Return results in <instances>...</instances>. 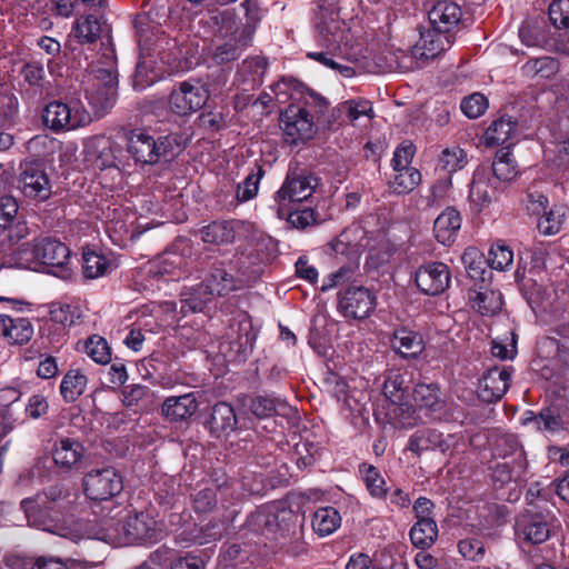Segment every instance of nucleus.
Wrapping results in <instances>:
<instances>
[{
  "label": "nucleus",
  "mask_w": 569,
  "mask_h": 569,
  "mask_svg": "<svg viewBox=\"0 0 569 569\" xmlns=\"http://www.w3.org/2000/svg\"><path fill=\"white\" fill-rule=\"evenodd\" d=\"M298 93L299 97L295 98L297 102L290 103L279 118L284 141L290 144L310 140L317 131V121L327 126L332 123L331 119H325L329 110L325 97L310 89H302Z\"/></svg>",
  "instance_id": "nucleus-1"
},
{
  "label": "nucleus",
  "mask_w": 569,
  "mask_h": 569,
  "mask_svg": "<svg viewBox=\"0 0 569 569\" xmlns=\"http://www.w3.org/2000/svg\"><path fill=\"white\" fill-rule=\"evenodd\" d=\"M159 537L157 521L151 515L147 512L132 513L126 510L117 520H103L102 533L99 539L118 543H152Z\"/></svg>",
  "instance_id": "nucleus-2"
},
{
  "label": "nucleus",
  "mask_w": 569,
  "mask_h": 569,
  "mask_svg": "<svg viewBox=\"0 0 569 569\" xmlns=\"http://www.w3.org/2000/svg\"><path fill=\"white\" fill-rule=\"evenodd\" d=\"M242 6L246 7L247 21L241 27L236 23L233 14L229 10L220 13L222 21L220 34L227 40L214 51L213 58L218 63L237 60L252 41L256 27L260 21L259 11L257 8L251 9L248 1H244Z\"/></svg>",
  "instance_id": "nucleus-3"
},
{
  "label": "nucleus",
  "mask_w": 569,
  "mask_h": 569,
  "mask_svg": "<svg viewBox=\"0 0 569 569\" xmlns=\"http://www.w3.org/2000/svg\"><path fill=\"white\" fill-rule=\"evenodd\" d=\"M69 492L62 487H51L44 497L38 496L36 499L27 498L21 501V508L26 513V517L31 526H34L41 530L57 533L62 537L73 536L69 530L59 525L56 519L51 516H46L44 512L53 510V503L69 498Z\"/></svg>",
  "instance_id": "nucleus-4"
},
{
  "label": "nucleus",
  "mask_w": 569,
  "mask_h": 569,
  "mask_svg": "<svg viewBox=\"0 0 569 569\" xmlns=\"http://www.w3.org/2000/svg\"><path fill=\"white\" fill-rule=\"evenodd\" d=\"M455 42V36L440 33L431 28L421 32L419 42L411 49V56L402 54L398 60V69L401 71L420 68L421 63L435 59L445 50L449 49Z\"/></svg>",
  "instance_id": "nucleus-5"
},
{
  "label": "nucleus",
  "mask_w": 569,
  "mask_h": 569,
  "mask_svg": "<svg viewBox=\"0 0 569 569\" xmlns=\"http://www.w3.org/2000/svg\"><path fill=\"white\" fill-rule=\"evenodd\" d=\"M318 178L297 168H290L280 189L274 194V201L278 204L279 214L288 209V204L302 202L309 199L318 186Z\"/></svg>",
  "instance_id": "nucleus-6"
},
{
  "label": "nucleus",
  "mask_w": 569,
  "mask_h": 569,
  "mask_svg": "<svg viewBox=\"0 0 569 569\" xmlns=\"http://www.w3.org/2000/svg\"><path fill=\"white\" fill-rule=\"evenodd\" d=\"M209 99V90L197 79L179 82L169 96V108L178 116H190L200 110Z\"/></svg>",
  "instance_id": "nucleus-7"
},
{
  "label": "nucleus",
  "mask_w": 569,
  "mask_h": 569,
  "mask_svg": "<svg viewBox=\"0 0 569 569\" xmlns=\"http://www.w3.org/2000/svg\"><path fill=\"white\" fill-rule=\"evenodd\" d=\"M86 496L96 501L109 500L123 489L121 475L113 467L92 469L83 477Z\"/></svg>",
  "instance_id": "nucleus-8"
},
{
  "label": "nucleus",
  "mask_w": 569,
  "mask_h": 569,
  "mask_svg": "<svg viewBox=\"0 0 569 569\" xmlns=\"http://www.w3.org/2000/svg\"><path fill=\"white\" fill-rule=\"evenodd\" d=\"M44 124L54 130H70L91 122L90 113L82 107H70L60 101L50 102L43 110Z\"/></svg>",
  "instance_id": "nucleus-9"
},
{
  "label": "nucleus",
  "mask_w": 569,
  "mask_h": 569,
  "mask_svg": "<svg viewBox=\"0 0 569 569\" xmlns=\"http://www.w3.org/2000/svg\"><path fill=\"white\" fill-rule=\"evenodd\" d=\"M18 187L29 199L44 201L51 194V186L44 166L39 161L20 164Z\"/></svg>",
  "instance_id": "nucleus-10"
},
{
  "label": "nucleus",
  "mask_w": 569,
  "mask_h": 569,
  "mask_svg": "<svg viewBox=\"0 0 569 569\" xmlns=\"http://www.w3.org/2000/svg\"><path fill=\"white\" fill-rule=\"evenodd\" d=\"M108 62L104 68L93 69L96 78L102 81L103 87L97 90H87L86 99L96 112H104L113 104V96L118 83L117 74L113 68L114 57L112 50L108 49Z\"/></svg>",
  "instance_id": "nucleus-11"
},
{
  "label": "nucleus",
  "mask_w": 569,
  "mask_h": 569,
  "mask_svg": "<svg viewBox=\"0 0 569 569\" xmlns=\"http://www.w3.org/2000/svg\"><path fill=\"white\" fill-rule=\"evenodd\" d=\"M376 298L365 287H349L339 293L338 309L346 318L363 319L373 310Z\"/></svg>",
  "instance_id": "nucleus-12"
},
{
  "label": "nucleus",
  "mask_w": 569,
  "mask_h": 569,
  "mask_svg": "<svg viewBox=\"0 0 569 569\" xmlns=\"http://www.w3.org/2000/svg\"><path fill=\"white\" fill-rule=\"evenodd\" d=\"M450 270L443 262H428L419 267L415 273L418 289L428 296L442 293L450 284Z\"/></svg>",
  "instance_id": "nucleus-13"
},
{
  "label": "nucleus",
  "mask_w": 569,
  "mask_h": 569,
  "mask_svg": "<svg viewBox=\"0 0 569 569\" xmlns=\"http://www.w3.org/2000/svg\"><path fill=\"white\" fill-rule=\"evenodd\" d=\"M118 152V144L104 134L89 137L83 142L86 160L100 170L117 167Z\"/></svg>",
  "instance_id": "nucleus-14"
},
{
  "label": "nucleus",
  "mask_w": 569,
  "mask_h": 569,
  "mask_svg": "<svg viewBox=\"0 0 569 569\" xmlns=\"http://www.w3.org/2000/svg\"><path fill=\"white\" fill-rule=\"evenodd\" d=\"M510 379V367L501 366L487 370L478 382V397L485 402L500 400L509 389Z\"/></svg>",
  "instance_id": "nucleus-15"
},
{
  "label": "nucleus",
  "mask_w": 569,
  "mask_h": 569,
  "mask_svg": "<svg viewBox=\"0 0 569 569\" xmlns=\"http://www.w3.org/2000/svg\"><path fill=\"white\" fill-rule=\"evenodd\" d=\"M430 24L440 33L455 36L462 23V9L451 0H441L428 12Z\"/></svg>",
  "instance_id": "nucleus-16"
},
{
  "label": "nucleus",
  "mask_w": 569,
  "mask_h": 569,
  "mask_svg": "<svg viewBox=\"0 0 569 569\" xmlns=\"http://www.w3.org/2000/svg\"><path fill=\"white\" fill-rule=\"evenodd\" d=\"M256 277V273L250 274L244 271H241L238 277H234L224 268L216 267L201 286L208 295L226 296L231 291L243 288Z\"/></svg>",
  "instance_id": "nucleus-17"
},
{
  "label": "nucleus",
  "mask_w": 569,
  "mask_h": 569,
  "mask_svg": "<svg viewBox=\"0 0 569 569\" xmlns=\"http://www.w3.org/2000/svg\"><path fill=\"white\" fill-rule=\"evenodd\" d=\"M318 41L329 50L341 49L348 41L346 24L338 12L317 14Z\"/></svg>",
  "instance_id": "nucleus-18"
},
{
  "label": "nucleus",
  "mask_w": 569,
  "mask_h": 569,
  "mask_svg": "<svg viewBox=\"0 0 569 569\" xmlns=\"http://www.w3.org/2000/svg\"><path fill=\"white\" fill-rule=\"evenodd\" d=\"M247 223L240 220L213 221L200 230L201 239L206 243H232L237 237L247 232Z\"/></svg>",
  "instance_id": "nucleus-19"
},
{
  "label": "nucleus",
  "mask_w": 569,
  "mask_h": 569,
  "mask_svg": "<svg viewBox=\"0 0 569 569\" xmlns=\"http://www.w3.org/2000/svg\"><path fill=\"white\" fill-rule=\"evenodd\" d=\"M231 325V332L229 333V347L234 358L240 361H244L252 352L254 342L257 339V332L254 331L251 321L247 318Z\"/></svg>",
  "instance_id": "nucleus-20"
},
{
  "label": "nucleus",
  "mask_w": 569,
  "mask_h": 569,
  "mask_svg": "<svg viewBox=\"0 0 569 569\" xmlns=\"http://www.w3.org/2000/svg\"><path fill=\"white\" fill-rule=\"evenodd\" d=\"M84 449L82 445L70 438L58 439L52 448V459L54 465L64 472L78 469L83 458Z\"/></svg>",
  "instance_id": "nucleus-21"
},
{
  "label": "nucleus",
  "mask_w": 569,
  "mask_h": 569,
  "mask_svg": "<svg viewBox=\"0 0 569 569\" xmlns=\"http://www.w3.org/2000/svg\"><path fill=\"white\" fill-rule=\"evenodd\" d=\"M38 252L40 256V264L63 272L70 260L69 248L59 240L43 238L38 240Z\"/></svg>",
  "instance_id": "nucleus-22"
},
{
  "label": "nucleus",
  "mask_w": 569,
  "mask_h": 569,
  "mask_svg": "<svg viewBox=\"0 0 569 569\" xmlns=\"http://www.w3.org/2000/svg\"><path fill=\"white\" fill-rule=\"evenodd\" d=\"M452 440V436L445 438L441 432L435 429H422L410 437L408 449L417 456H420L423 451L436 449L445 453L450 449Z\"/></svg>",
  "instance_id": "nucleus-23"
},
{
  "label": "nucleus",
  "mask_w": 569,
  "mask_h": 569,
  "mask_svg": "<svg viewBox=\"0 0 569 569\" xmlns=\"http://www.w3.org/2000/svg\"><path fill=\"white\" fill-rule=\"evenodd\" d=\"M517 531L523 539L532 545L545 542L550 536V528L540 513L522 515L516 523Z\"/></svg>",
  "instance_id": "nucleus-24"
},
{
  "label": "nucleus",
  "mask_w": 569,
  "mask_h": 569,
  "mask_svg": "<svg viewBox=\"0 0 569 569\" xmlns=\"http://www.w3.org/2000/svg\"><path fill=\"white\" fill-rule=\"evenodd\" d=\"M33 336V327L27 318L0 315V337L11 345H24Z\"/></svg>",
  "instance_id": "nucleus-25"
},
{
  "label": "nucleus",
  "mask_w": 569,
  "mask_h": 569,
  "mask_svg": "<svg viewBox=\"0 0 569 569\" xmlns=\"http://www.w3.org/2000/svg\"><path fill=\"white\" fill-rule=\"evenodd\" d=\"M128 152L137 162L153 164L159 161L157 141L146 132H132L129 138Z\"/></svg>",
  "instance_id": "nucleus-26"
},
{
  "label": "nucleus",
  "mask_w": 569,
  "mask_h": 569,
  "mask_svg": "<svg viewBox=\"0 0 569 569\" xmlns=\"http://www.w3.org/2000/svg\"><path fill=\"white\" fill-rule=\"evenodd\" d=\"M517 133V122L511 117H500L495 120L486 130L483 136L485 144L511 147Z\"/></svg>",
  "instance_id": "nucleus-27"
},
{
  "label": "nucleus",
  "mask_w": 569,
  "mask_h": 569,
  "mask_svg": "<svg viewBox=\"0 0 569 569\" xmlns=\"http://www.w3.org/2000/svg\"><path fill=\"white\" fill-rule=\"evenodd\" d=\"M461 216L459 211L449 207L443 210L435 220V237L441 244H451L461 227Z\"/></svg>",
  "instance_id": "nucleus-28"
},
{
  "label": "nucleus",
  "mask_w": 569,
  "mask_h": 569,
  "mask_svg": "<svg viewBox=\"0 0 569 569\" xmlns=\"http://www.w3.org/2000/svg\"><path fill=\"white\" fill-rule=\"evenodd\" d=\"M198 409V401L193 392L178 397H169L162 405V415L171 421H182L190 418Z\"/></svg>",
  "instance_id": "nucleus-29"
},
{
  "label": "nucleus",
  "mask_w": 569,
  "mask_h": 569,
  "mask_svg": "<svg viewBox=\"0 0 569 569\" xmlns=\"http://www.w3.org/2000/svg\"><path fill=\"white\" fill-rule=\"evenodd\" d=\"M527 458L518 456V461L503 460L502 462H495L490 467L491 477L493 481L501 485L509 483L511 481L521 482L527 477Z\"/></svg>",
  "instance_id": "nucleus-30"
},
{
  "label": "nucleus",
  "mask_w": 569,
  "mask_h": 569,
  "mask_svg": "<svg viewBox=\"0 0 569 569\" xmlns=\"http://www.w3.org/2000/svg\"><path fill=\"white\" fill-rule=\"evenodd\" d=\"M392 349L405 359H415L423 351L422 337L407 329L397 330L391 340Z\"/></svg>",
  "instance_id": "nucleus-31"
},
{
  "label": "nucleus",
  "mask_w": 569,
  "mask_h": 569,
  "mask_svg": "<svg viewBox=\"0 0 569 569\" xmlns=\"http://www.w3.org/2000/svg\"><path fill=\"white\" fill-rule=\"evenodd\" d=\"M210 430L217 436L228 435L237 427V416L231 405L218 402L213 406L209 421Z\"/></svg>",
  "instance_id": "nucleus-32"
},
{
  "label": "nucleus",
  "mask_w": 569,
  "mask_h": 569,
  "mask_svg": "<svg viewBox=\"0 0 569 569\" xmlns=\"http://www.w3.org/2000/svg\"><path fill=\"white\" fill-rule=\"evenodd\" d=\"M29 234L26 221L14 219L8 227H0V254L7 257Z\"/></svg>",
  "instance_id": "nucleus-33"
},
{
  "label": "nucleus",
  "mask_w": 569,
  "mask_h": 569,
  "mask_svg": "<svg viewBox=\"0 0 569 569\" xmlns=\"http://www.w3.org/2000/svg\"><path fill=\"white\" fill-rule=\"evenodd\" d=\"M469 299L472 303V308L482 316H492L502 308L501 293L491 289L470 291Z\"/></svg>",
  "instance_id": "nucleus-34"
},
{
  "label": "nucleus",
  "mask_w": 569,
  "mask_h": 569,
  "mask_svg": "<svg viewBox=\"0 0 569 569\" xmlns=\"http://www.w3.org/2000/svg\"><path fill=\"white\" fill-rule=\"evenodd\" d=\"M88 378L78 369L69 370L62 378L60 393L66 402H74L86 391Z\"/></svg>",
  "instance_id": "nucleus-35"
},
{
  "label": "nucleus",
  "mask_w": 569,
  "mask_h": 569,
  "mask_svg": "<svg viewBox=\"0 0 569 569\" xmlns=\"http://www.w3.org/2000/svg\"><path fill=\"white\" fill-rule=\"evenodd\" d=\"M341 525V517L333 507L319 508L312 517V529L319 537L333 533Z\"/></svg>",
  "instance_id": "nucleus-36"
},
{
  "label": "nucleus",
  "mask_w": 569,
  "mask_h": 569,
  "mask_svg": "<svg viewBox=\"0 0 569 569\" xmlns=\"http://www.w3.org/2000/svg\"><path fill=\"white\" fill-rule=\"evenodd\" d=\"M247 406L249 410L260 419L283 412L289 408L284 400L271 396L252 397L249 399V403Z\"/></svg>",
  "instance_id": "nucleus-37"
},
{
  "label": "nucleus",
  "mask_w": 569,
  "mask_h": 569,
  "mask_svg": "<svg viewBox=\"0 0 569 569\" xmlns=\"http://www.w3.org/2000/svg\"><path fill=\"white\" fill-rule=\"evenodd\" d=\"M549 19L555 28L565 29L568 39L558 49L569 56V0H555L549 6Z\"/></svg>",
  "instance_id": "nucleus-38"
},
{
  "label": "nucleus",
  "mask_w": 569,
  "mask_h": 569,
  "mask_svg": "<svg viewBox=\"0 0 569 569\" xmlns=\"http://www.w3.org/2000/svg\"><path fill=\"white\" fill-rule=\"evenodd\" d=\"M519 37L527 47L547 48L551 41L547 26L538 22L523 23L519 29Z\"/></svg>",
  "instance_id": "nucleus-39"
},
{
  "label": "nucleus",
  "mask_w": 569,
  "mask_h": 569,
  "mask_svg": "<svg viewBox=\"0 0 569 569\" xmlns=\"http://www.w3.org/2000/svg\"><path fill=\"white\" fill-rule=\"evenodd\" d=\"M438 536V527L433 519L418 520L410 530L411 542L420 548L431 547Z\"/></svg>",
  "instance_id": "nucleus-40"
},
{
  "label": "nucleus",
  "mask_w": 569,
  "mask_h": 569,
  "mask_svg": "<svg viewBox=\"0 0 569 569\" xmlns=\"http://www.w3.org/2000/svg\"><path fill=\"white\" fill-rule=\"evenodd\" d=\"M393 171L395 176L389 186L398 194L411 192L421 182V173L413 167L393 169Z\"/></svg>",
  "instance_id": "nucleus-41"
},
{
  "label": "nucleus",
  "mask_w": 569,
  "mask_h": 569,
  "mask_svg": "<svg viewBox=\"0 0 569 569\" xmlns=\"http://www.w3.org/2000/svg\"><path fill=\"white\" fill-rule=\"evenodd\" d=\"M525 423H533L538 430L557 432L562 429V420L558 411L553 408H543L538 415L528 411Z\"/></svg>",
  "instance_id": "nucleus-42"
},
{
  "label": "nucleus",
  "mask_w": 569,
  "mask_h": 569,
  "mask_svg": "<svg viewBox=\"0 0 569 569\" xmlns=\"http://www.w3.org/2000/svg\"><path fill=\"white\" fill-rule=\"evenodd\" d=\"M40 252H38V240L32 243L18 246L11 254H8L9 262L23 269H37L40 264Z\"/></svg>",
  "instance_id": "nucleus-43"
},
{
  "label": "nucleus",
  "mask_w": 569,
  "mask_h": 569,
  "mask_svg": "<svg viewBox=\"0 0 569 569\" xmlns=\"http://www.w3.org/2000/svg\"><path fill=\"white\" fill-rule=\"evenodd\" d=\"M566 216V206L555 204L539 218L538 229L547 236L556 234L561 230Z\"/></svg>",
  "instance_id": "nucleus-44"
},
{
  "label": "nucleus",
  "mask_w": 569,
  "mask_h": 569,
  "mask_svg": "<svg viewBox=\"0 0 569 569\" xmlns=\"http://www.w3.org/2000/svg\"><path fill=\"white\" fill-rule=\"evenodd\" d=\"M413 400L420 408L437 411L441 408L439 388L435 383H418L413 389Z\"/></svg>",
  "instance_id": "nucleus-45"
},
{
  "label": "nucleus",
  "mask_w": 569,
  "mask_h": 569,
  "mask_svg": "<svg viewBox=\"0 0 569 569\" xmlns=\"http://www.w3.org/2000/svg\"><path fill=\"white\" fill-rule=\"evenodd\" d=\"M492 171L495 177L500 181H510L518 174L517 166L509 147H503L497 151L496 159L492 163Z\"/></svg>",
  "instance_id": "nucleus-46"
},
{
  "label": "nucleus",
  "mask_w": 569,
  "mask_h": 569,
  "mask_svg": "<svg viewBox=\"0 0 569 569\" xmlns=\"http://www.w3.org/2000/svg\"><path fill=\"white\" fill-rule=\"evenodd\" d=\"M526 457V453L515 435H502L496 440L493 456L503 460L518 461V456Z\"/></svg>",
  "instance_id": "nucleus-47"
},
{
  "label": "nucleus",
  "mask_w": 569,
  "mask_h": 569,
  "mask_svg": "<svg viewBox=\"0 0 569 569\" xmlns=\"http://www.w3.org/2000/svg\"><path fill=\"white\" fill-rule=\"evenodd\" d=\"M522 70L528 77L540 76L547 79L558 72L559 62L552 57H540L526 62Z\"/></svg>",
  "instance_id": "nucleus-48"
},
{
  "label": "nucleus",
  "mask_w": 569,
  "mask_h": 569,
  "mask_svg": "<svg viewBox=\"0 0 569 569\" xmlns=\"http://www.w3.org/2000/svg\"><path fill=\"white\" fill-rule=\"evenodd\" d=\"M109 268L108 259L98 252L86 251L82 256V271L87 279H97L107 273Z\"/></svg>",
  "instance_id": "nucleus-49"
},
{
  "label": "nucleus",
  "mask_w": 569,
  "mask_h": 569,
  "mask_svg": "<svg viewBox=\"0 0 569 569\" xmlns=\"http://www.w3.org/2000/svg\"><path fill=\"white\" fill-rule=\"evenodd\" d=\"M359 471L370 495L375 498L385 497L387 493L386 481L380 471L372 465L367 463H362Z\"/></svg>",
  "instance_id": "nucleus-50"
},
{
  "label": "nucleus",
  "mask_w": 569,
  "mask_h": 569,
  "mask_svg": "<svg viewBox=\"0 0 569 569\" xmlns=\"http://www.w3.org/2000/svg\"><path fill=\"white\" fill-rule=\"evenodd\" d=\"M73 31L79 42L92 43L101 33V24L96 17L87 16L77 20Z\"/></svg>",
  "instance_id": "nucleus-51"
},
{
  "label": "nucleus",
  "mask_w": 569,
  "mask_h": 569,
  "mask_svg": "<svg viewBox=\"0 0 569 569\" xmlns=\"http://www.w3.org/2000/svg\"><path fill=\"white\" fill-rule=\"evenodd\" d=\"M84 352L97 363L107 365L111 361L110 347L107 340L101 336H90L86 340Z\"/></svg>",
  "instance_id": "nucleus-52"
},
{
  "label": "nucleus",
  "mask_w": 569,
  "mask_h": 569,
  "mask_svg": "<svg viewBox=\"0 0 569 569\" xmlns=\"http://www.w3.org/2000/svg\"><path fill=\"white\" fill-rule=\"evenodd\" d=\"M264 176V170L261 166L257 167L256 171L249 173L246 179L238 184L236 198L239 202H246L253 199L259 189L260 180Z\"/></svg>",
  "instance_id": "nucleus-53"
},
{
  "label": "nucleus",
  "mask_w": 569,
  "mask_h": 569,
  "mask_svg": "<svg viewBox=\"0 0 569 569\" xmlns=\"http://www.w3.org/2000/svg\"><path fill=\"white\" fill-rule=\"evenodd\" d=\"M487 262L492 269L505 271L513 263V252L503 243H495L489 250Z\"/></svg>",
  "instance_id": "nucleus-54"
},
{
  "label": "nucleus",
  "mask_w": 569,
  "mask_h": 569,
  "mask_svg": "<svg viewBox=\"0 0 569 569\" xmlns=\"http://www.w3.org/2000/svg\"><path fill=\"white\" fill-rule=\"evenodd\" d=\"M461 260L470 278L478 279L482 277L488 262L478 249L467 248L461 256Z\"/></svg>",
  "instance_id": "nucleus-55"
},
{
  "label": "nucleus",
  "mask_w": 569,
  "mask_h": 569,
  "mask_svg": "<svg viewBox=\"0 0 569 569\" xmlns=\"http://www.w3.org/2000/svg\"><path fill=\"white\" fill-rule=\"evenodd\" d=\"M467 163V154L459 147L447 148L441 152L438 166L448 173L462 169Z\"/></svg>",
  "instance_id": "nucleus-56"
},
{
  "label": "nucleus",
  "mask_w": 569,
  "mask_h": 569,
  "mask_svg": "<svg viewBox=\"0 0 569 569\" xmlns=\"http://www.w3.org/2000/svg\"><path fill=\"white\" fill-rule=\"evenodd\" d=\"M210 296L211 295L206 293L202 286L193 292L183 293L179 302L180 313L186 316L190 312L202 311L207 302L210 300Z\"/></svg>",
  "instance_id": "nucleus-57"
},
{
  "label": "nucleus",
  "mask_w": 569,
  "mask_h": 569,
  "mask_svg": "<svg viewBox=\"0 0 569 569\" xmlns=\"http://www.w3.org/2000/svg\"><path fill=\"white\" fill-rule=\"evenodd\" d=\"M517 340L518 336L513 330H510L505 339H493L491 346L492 355L501 360L512 359L517 355Z\"/></svg>",
  "instance_id": "nucleus-58"
},
{
  "label": "nucleus",
  "mask_w": 569,
  "mask_h": 569,
  "mask_svg": "<svg viewBox=\"0 0 569 569\" xmlns=\"http://www.w3.org/2000/svg\"><path fill=\"white\" fill-rule=\"evenodd\" d=\"M405 379L400 373L389 372L385 379L382 391L392 403H400L406 393Z\"/></svg>",
  "instance_id": "nucleus-59"
},
{
  "label": "nucleus",
  "mask_w": 569,
  "mask_h": 569,
  "mask_svg": "<svg viewBox=\"0 0 569 569\" xmlns=\"http://www.w3.org/2000/svg\"><path fill=\"white\" fill-rule=\"evenodd\" d=\"M109 238L117 246H126L127 241L136 238L134 230L129 229V224L126 220L111 219L107 223V230Z\"/></svg>",
  "instance_id": "nucleus-60"
},
{
  "label": "nucleus",
  "mask_w": 569,
  "mask_h": 569,
  "mask_svg": "<svg viewBox=\"0 0 569 569\" xmlns=\"http://www.w3.org/2000/svg\"><path fill=\"white\" fill-rule=\"evenodd\" d=\"M492 194L493 189L488 181L480 176H475L469 190L470 200L478 207H485L490 203Z\"/></svg>",
  "instance_id": "nucleus-61"
},
{
  "label": "nucleus",
  "mask_w": 569,
  "mask_h": 569,
  "mask_svg": "<svg viewBox=\"0 0 569 569\" xmlns=\"http://www.w3.org/2000/svg\"><path fill=\"white\" fill-rule=\"evenodd\" d=\"M359 227H350L345 229L331 243L333 251L338 254H348L349 252H356L358 243L353 236L360 233Z\"/></svg>",
  "instance_id": "nucleus-62"
},
{
  "label": "nucleus",
  "mask_w": 569,
  "mask_h": 569,
  "mask_svg": "<svg viewBox=\"0 0 569 569\" xmlns=\"http://www.w3.org/2000/svg\"><path fill=\"white\" fill-rule=\"evenodd\" d=\"M461 111L470 119L479 118L488 108V99L482 93H472L461 101Z\"/></svg>",
  "instance_id": "nucleus-63"
},
{
  "label": "nucleus",
  "mask_w": 569,
  "mask_h": 569,
  "mask_svg": "<svg viewBox=\"0 0 569 569\" xmlns=\"http://www.w3.org/2000/svg\"><path fill=\"white\" fill-rule=\"evenodd\" d=\"M339 111L345 112L352 123L356 122L362 116H366L368 118L373 117L372 107L368 101H346L340 106Z\"/></svg>",
  "instance_id": "nucleus-64"
}]
</instances>
